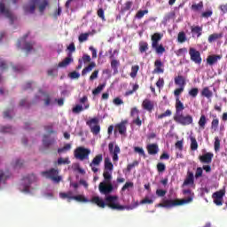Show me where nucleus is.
<instances>
[{
	"instance_id": "1",
	"label": "nucleus",
	"mask_w": 227,
	"mask_h": 227,
	"mask_svg": "<svg viewBox=\"0 0 227 227\" xmlns=\"http://www.w3.org/2000/svg\"><path fill=\"white\" fill-rule=\"evenodd\" d=\"M91 203L99 207V208H106L108 207L112 210H125V207L118 203V196L116 195H107L105 198V201L102 198L98 196H94L91 198Z\"/></svg>"
},
{
	"instance_id": "2",
	"label": "nucleus",
	"mask_w": 227,
	"mask_h": 227,
	"mask_svg": "<svg viewBox=\"0 0 227 227\" xmlns=\"http://www.w3.org/2000/svg\"><path fill=\"white\" fill-rule=\"evenodd\" d=\"M191 202H192V197H188L187 199L182 200H165L162 203L157 204V207H161L163 208H173V207H180Z\"/></svg>"
},
{
	"instance_id": "3",
	"label": "nucleus",
	"mask_w": 227,
	"mask_h": 227,
	"mask_svg": "<svg viewBox=\"0 0 227 227\" xmlns=\"http://www.w3.org/2000/svg\"><path fill=\"white\" fill-rule=\"evenodd\" d=\"M162 36L163 35L160 33H154L151 35L152 49H153L159 56H162V54L166 52L164 45L159 43L162 40Z\"/></svg>"
},
{
	"instance_id": "4",
	"label": "nucleus",
	"mask_w": 227,
	"mask_h": 227,
	"mask_svg": "<svg viewBox=\"0 0 227 227\" xmlns=\"http://www.w3.org/2000/svg\"><path fill=\"white\" fill-rule=\"evenodd\" d=\"M174 121L176 123H179V125H183V127H187V125H192V121H194L192 115L184 114H177L174 115Z\"/></svg>"
},
{
	"instance_id": "5",
	"label": "nucleus",
	"mask_w": 227,
	"mask_h": 227,
	"mask_svg": "<svg viewBox=\"0 0 227 227\" xmlns=\"http://www.w3.org/2000/svg\"><path fill=\"white\" fill-rule=\"evenodd\" d=\"M41 175L45 178H49L50 180L56 182L57 184L61 182V176H59V170H58V168H51L49 170L43 171L41 172Z\"/></svg>"
},
{
	"instance_id": "6",
	"label": "nucleus",
	"mask_w": 227,
	"mask_h": 227,
	"mask_svg": "<svg viewBox=\"0 0 227 227\" xmlns=\"http://www.w3.org/2000/svg\"><path fill=\"white\" fill-rule=\"evenodd\" d=\"M27 35H25L23 37H21L17 43L18 49L21 48L22 51H25L26 54H29L31 51H33V47H35V43L34 42H27L26 39L27 38Z\"/></svg>"
},
{
	"instance_id": "7",
	"label": "nucleus",
	"mask_w": 227,
	"mask_h": 227,
	"mask_svg": "<svg viewBox=\"0 0 227 227\" xmlns=\"http://www.w3.org/2000/svg\"><path fill=\"white\" fill-rule=\"evenodd\" d=\"M74 157L78 160H88L90 159V154L91 153V150L79 146L74 150Z\"/></svg>"
},
{
	"instance_id": "8",
	"label": "nucleus",
	"mask_w": 227,
	"mask_h": 227,
	"mask_svg": "<svg viewBox=\"0 0 227 227\" xmlns=\"http://www.w3.org/2000/svg\"><path fill=\"white\" fill-rule=\"evenodd\" d=\"M67 50L70 51V53H68V56L66 59H64V60L58 64L59 68H66V67H68L70 63H74L72 52H75V44L74 43H71L69 44V47H67Z\"/></svg>"
},
{
	"instance_id": "9",
	"label": "nucleus",
	"mask_w": 227,
	"mask_h": 227,
	"mask_svg": "<svg viewBox=\"0 0 227 227\" xmlns=\"http://www.w3.org/2000/svg\"><path fill=\"white\" fill-rule=\"evenodd\" d=\"M174 82L176 86H179L174 90V95H182L185 90V84H187L184 75H177L174 78Z\"/></svg>"
},
{
	"instance_id": "10",
	"label": "nucleus",
	"mask_w": 227,
	"mask_h": 227,
	"mask_svg": "<svg viewBox=\"0 0 227 227\" xmlns=\"http://www.w3.org/2000/svg\"><path fill=\"white\" fill-rule=\"evenodd\" d=\"M86 124L90 129L91 134L93 136H98L100 134V124H98V118L95 117L87 121Z\"/></svg>"
},
{
	"instance_id": "11",
	"label": "nucleus",
	"mask_w": 227,
	"mask_h": 227,
	"mask_svg": "<svg viewBox=\"0 0 227 227\" xmlns=\"http://www.w3.org/2000/svg\"><path fill=\"white\" fill-rule=\"evenodd\" d=\"M189 55L191 61L195 63V65H201V61H203V59H201V53L200 52V51L194 48H190Z\"/></svg>"
},
{
	"instance_id": "12",
	"label": "nucleus",
	"mask_w": 227,
	"mask_h": 227,
	"mask_svg": "<svg viewBox=\"0 0 227 227\" xmlns=\"http://www.w3.org/2000/svg\"><path fill=\"white\" fill-rule=\"evenodd\" d=\"M98 189L101 194H105V196H107V194H111V192L114 191V186H113L112 183L101 182L98 185Z\"/></svg>"
},
{
	"instance_id": "13",
	"label": "nucleus",
	"mask_w": 227,
	"mask_h": 227,
	"mask_svg": "<svg viewBox=\"0 0 227 227\" xmlns=\"http://www.w3.org/2000/svg\"><path fill=\"white\" fill-rule=\"evenodd\" d=\"M103 160H104V156H102V154H97L93 158L92 161L90 163L91 171H93V173H98V168L97 167L100 166Z\"/></svg>"
},
{
	"instance_id": "14",
	"label": "nucleus",
	"mask_w": 227,
	"mask_h": 227,
	"mask_svg": "<svg viewBox=\"0 0 227 227\" xmlns=\"http://www.w3.org/2000/svg\"><path fill=\"white\" fill-rule=\"evenodd\" d=\"M0 13L2 15H4L6 19H9L11 20V24H13V21L15 20V16H13V13H12V11H10V9L6 8L4 3L3 2H0Z\"/></svg>"
},
{
	"instance_id": "15",
	"label": "nucleus",
	"mask_w": 227,
	"mask_h": 227,
	"mask_svg": "<svg viewBox=\"0 0 227 227\" xmlns=\"http://www.w3.org/2000/svg\"><path fill=\"white\" fill-rule=\"evenodd\" d=\"M24 185H23V192H29V187L31 184L36 182V176L34 174L28 175L23 178Z\"/></svg>"
},
{
	"instance_id": "16",
	"label": "nucleus",
	"mask_w": 227,
	"mask_h": 227,
	"mask_svg": "<svg viewBox=\"0 0 227 227\" xmlns=\"http://www.w3.org/2000/svg\"><path fill=\"white\" fill-rule=\"evenodd\" d=\"M224 194H226V191L220 190L213 193L212 198L214 200L215 205L217 207H222L223 205V198H224Z\"/></svg>"
},
{
	"instance_id": "17",
	"label": "nucleus",
	"mask_w": 227,
	"mask_h": 227,
	"mask_svg": "<svg viewBox=\"0 0 227 227\" xmlns=\"http://www.w3.org/2000/svg\"><path fill=\"white\" fill-rule=\"evenodd\" d=\"M127 123H129L128 120L121 121L120 123L115 125L114 132H119L121 136H125L127 134Z\"/></svg>"
},
{
	"instance_id": "18",
	"label": "nucleus",
	"mask_w": 227,
	"mask_h": 227,
	"mask_svg": "<svg viewBox=\"0 0 227 227\" xmlns=\"http://www.w3.org/2000/svg\"><path fill=\"white\" fill-rule=\"evenodd\" d=\"M108 150L110 153L113 155V160L114 162H118V153H120V146L115 145L114 143H109L108 145Z\"/></svg>"
},
{
	"instance_id": "19",
	"label": "nucleus",
	"mask_w": 227,
	"mask_h": 227,
	"mask_svg": "<svg viewBox=\"0 0 227 227\" xmlns=\"http://www.w3.org/2000/svg\"><path fill=\"white\" fill-rule=\"evenodd\" d=\"M40 0H30L27 4L23 6V10L25 13H35V10H36V3Z\"/></svg>"
},
{
	"instance_id": "20",
	"label": "nucleus",
	"mask_w": 227,
	"mask_h": 227,
	"mask_svg": "<svg viewBox=\"0 0 227 227\" xmlns=\"http://www.w3.org/2000/svg\"><path fill=\"white\" fill-rule=\"evenodd\" d=\"M212 159H214L213 153H206L199 156V160L201 162V164H212Z\"/></svg>"
},
{
	"instance_id": "21",
	"label": "nucleus",
	"mask_w": 227,
	"mask_h": 227,
	"mask_svg": "<svg viewBox=\"0 0 227 227\" xmlns=\"http://www.w3.org/2000/svg\"><path fill=\"white\" fill-rule=\"evenodd\" d=\"M220 59H223V55H209L207 58V64L209 65V67H214Z\"/></svg>"
},
{
	"instance_id": "22",
	"label": "nucleus",
	"mask_w": 227,
	"mask_h": 227,
	"mask_svg": "<svg viewBox=\"0 0 227 227\" xmlns=\"http://www.w3.org/2000/svg\"><path fill=\"white\" fill-rule=\"evenodd\" d=\"M153 74H164V63H162V60L156 59L154 61V69Z\"/></svg>"
},
{
	"instance_id": "23",
	"label": "nucleus",
	"mask_w": 227,
	"mask_h": 227,
	"mask_svg": "<svg viewBox=\"0 0 227 227\" xmlns=\"http://www.w3.org/2000/svg\"><path fill=\"white\" fill-rule=\"evenodd\" d=\"M176 97V114H180L183 113L184 109H185V106H184V103L180 100V95H174Z\"/></svg>"
},
{
	"instance_id": "24",
	"label": "nucleus",
	"mask_w": 227,
	"mask_h": 227,
	"mask_svg": "<svg viewBox=\"0 0 227 227\" xmlns=\"http://www.w3.org/2000/svg\"><path fill=\"white\" fill-rule=\"evenodd\" d=\"M155 106L153 105V101L145 98L142 102V107L145 109V111H148V113H152L153 111V107Z\"/></svg>"
},
{
	"instance_id": "25",
	"label": "nucleus",
	"mask_w": 227,
	"mask_h": 227,
	"mask_svg": "<svg viewBox=\"0 0 227 227\" xmlns=\"http://www.w3.org/2000/svg\"><path fill=\"white\" fill-rule=\"evenodd\" d=\"M147 152H148L149 155H157V153H159V145H157V144L148 145Z\"/></svg>"
},
{
	"instance_id": "26",
	"label": "nucleus",
	"mask_w": 227,
	"mask_h": 227,
	"mask_svg": "<svg viewBox=\"0 0 227 227\" xmlns=\"http://www.w3.org/2000/svg\"><path fill=\"white\" fill-rule=\"evenodd\" d=\"M149 47L148 43L146 41H140L138 44V51L140 54H145V52H147Z\"/></svg>"
},
{
	"instance_id": "27",
	"label": "nucleus",
	"mask_w": 227,
	"mask_h": 227,
	"mask_svg": "<svg viewBox=\"0 0 227 227\" xmlns=\"http://www.w3.org/2000/svg\"><path fill=\"white\" fill-rule=\"evenodd\" d=\"M84 109H90V104H86L84 107H82L81 105H76L74 107H73L72 112L74 114H79L80 113H82Z\"/></svg>"
},
{
	"instance_id": "28",
	"label": "nucleus",
	"mask_w": 227,
	"mask_h": 227,
	"mask_svg": "<svg viewBox=\"0 0 227 227\" xmlns=\"http://www.w3.org/2000/svg\"><path fill=\"white\" fill-rule=\"evenodd\" d=\"M103 178L106 182V184L111 183V180H113V171L111 170H104L103 172Z\"/></svg>"
},
{
	"instance_id": "29",
	"label": "nucleus",
	"mask_w": 227,
	"mask_h": 227,
	"mask_svg": "<svg viewBox=\"0 0 227 227\" xmlns=\"http://www.w3.org/2000/svg\"><path fill=\"white\" fill-rule=\"evenodd\" d=\"M59 197L62 200H68V201H72V200H74V192L72 191H69L67 192H60L59 193Z\"/></svg>"
},
{
	"instance_id": "30",
	"label": "nucleus",
	"mask_w": 227,
	"mask_h": 227,
	"mask_svg": "<svg viewBox=\"0 0 227 227\" xmlns=\"http://www.w3.org/2000/svg\"><path fill=\"white\" fill-rule=\"evenodd\" d=\"M194 184V174L192 172H188V176L184 182V185H192Z\"/></svg>"
},
{
	"instance_id": "31",
	"label": "nucleus",
	"mask_w": 227,
	"mask_h": 227,
	"mask_svg": "<svg viewBox=\"0 0 227 227\" xmlns=\"http://www.w3.org/2000/svg\"><path fill=\"white\" fill-rule=\"evenodd\" d=\"M114 169V165L111 162L109 158L105 159V169L104 171H113Z\"/></svg>"
},
{
	"instance_id": "32",
	"label": "nucleus",
	"mask_w": 227,
	"mask_h": 227,
	"mask_svg": "<svg viewBox=\"0 0 227 227\" xmlns=\"http://www.w3.org/2000/svg\"><path fill=\"white\" fill-rule=\"evenodd\" d=\"M190 141H191L190 148H191L192 152H196V150H198V146H199L196 137H194L193 136H190Z\"/></svg>"
},
{
	"instance_id": "33",
	"label": "nucleus",
	"mask_w": 227,
	"mask_h": 227,
	"mask_svg": "<svg viewBox=\"0 0 227 227\" xmlns=\"http://www.w3.org/2000/svg\"><path fill=\"white\" fill-rule=\"evenodd\" d=\"M43 145L44 148H49L51 145H54V139L49 140V136L43 135Z\"/></svg>"
},
{
	"instance_id": "34",
	"label": "nucleus",
	"mask_w": 227,
	"mask_h": 227,
	"mask_svg": "<svg viewBox=\"0 0 227 227\" xmlns=\"http://www.w3.org/2000/svg\"><path fill=\"white\" fill-rule=\"evenodd\" d=\"M95 67H97V63L90 62L89 66H87L86 67H84L82 69V75H86V74H88V72H91V70H93V68H95Z\"/></svg>"
},
{
	"instance_id": "35",
	"label": "nucleus",
	"mask_w": 227,
	"mask_h": 227,
	"mask_svg": "<svg viewBox=\"0 0 227 227\" xmlns=\"http://www.w3.org/2000/svg\"><path fill=\"white\" fill-rule=\"evenodd\" d=\"M221 38H223V34L215 33L208 36L207 42H208V43H212L215 42V40H219Z\"/></svg>"
},
{
	"instance_id": "36",
	"label": "nucleus",
	"mask_w": 227,
	"mask_h": 227,
	"mask_svg": "<svg viewBox=\"0 0 227 227\" xmlns=\"http://www.w3.org/2000/svg\"><path fill=\"white\" fill-rule=\"evenodd\" d=\"M191 29H192V35H196L197 38H200V36H201V32L203 31V27L200 26H196V27H192Z\"/></svg>"
},
{
	"instance_id": "37",
	"label": "nucleus",
	"mask_w": 227,
	"mask_h": 227,
	"mask_svg": "<svg viewBox=\"0 0 227 227\" xmlns=\"http://www.w3.org/2000/svg\"><path fill=\"white\" fill-rule=\"evenodd\" d=\"M199 127L201 130H205V126L207 125V116L202 114L199 120Z\"/></svg>"
},
{
	"instance_id": "38",
	"label": "nucleus",
	"mask_w": 227,
	"mask_h": 227,
	"mask_svg": "<svg viewBox=\"0 0 227 227\" xmlns=\"http://www.w3.org/2000/svg\"><path fill=\"white\" fill-rule=\"evenodd\" d=\"M177 42L179 43H184V42H187V35H185V32L181 31L177 35Z\"/></svg>"
},
{
	"instance_id": "39",
	"label": "nucleus",
	"mask_w": 227,
	"mask_h": 227,
	"mask_svg": "<svg viewBox=\"0 0 227 227\" xmlns=\"http://www.w3.org/2000/svg\"><path fill=\"white\" fill-rule=\"evenodd\" d=\"M201 95L206 97V98H212L213 93L208 87H205L201 91Z\"/></svg>"
},
{
	"instance_id": "40",
	"label": "nucleus",
	"mask_w": 227,
	"mask_h": 227,
	"mask_svg": "<svg viewBox=\"0 0 227 227\" xmlns=\"http://www.w3.org/2000/svg\"><path fill=\"white\" fill-rule=\"evenodd\" d=\"M134 152H135V153H138V155H140L144 159L146 158V153H145V149H143V147L135 146Z\"/></svg>"
},
{
	"instance_id": "41",
	"label": "nucleus",
	"mask_w": 227,
	"mask_h": 227,
	"mask_svg": "<svg viewBox=\"0 0 227 227\" xmlns=\"http://www.w3.org/2000/svg\"><path fill=\"white\" fill-rule=\"evenodd\" d=\"M70 150H72V145L67 144L62 148L58 149V153H65L70 152Z\"/></svg>"
},
{
	"instance_id": "42",
	"label": "nucleus",
	"mask_w": 227,
	"mask_h": 227,
	"mask_svg": "<svg viewBox=\"0 0 227 227\" xmlns=\"http://www.w3.org/2000/svg\"><path fill=\"white\" fill-rule=\"evenodd\" d=\"M47 6H49V0H43L38 6L40 13H43Z\"/></svg>"
},
{
	"instance_id": "43",
	"label": "nucleus",
	"mask_w": 227,
	"mask_h": 227,
	"mask_svg": "<svg viewBox=\"0 0 227 227\" xmlns=\"http://www.w3.org/2000/svg\"><path fill=\"white\" fill-rule=\"evenodd\" d=\"M133 3L130 1H128L124 4V6L121 8V13H125V12H129L130 8H132Z\"/></svg>"
},
{
	"instance_id": "44",
	"label": "nucleus",
	"mask_w": 227,
	"mask_h": 227,
	"mask_svg": "<svg viewBox=\"0 0 227 227\" xmlns=\"http://www.w3.org/2000/svg\"><path fill=\"white\" fill-rule=\"evenodd\" d=\"M198 93H200V90L198 88H192L188 91V95L192 97V98H196L198 97Z\"/></svg>"
},
{
	"instance_id": "45",
	"label": "nucleus",
	"mask_w": 227,
	"mask_h": 227,
	"mask_svg": "<svg viewBox=\"0 0 227 227\" xmlns=\"http://www.w3.org/2000/svg\"><path fill=\"white\" fill-rule=\"evenodd\" d=\"M106 88V82L99 84L96 89L92 90V95H98Z\"/></svg>"
},
{
	"instance_id": "46",
	"label": "nucleus",
	"mask_w": 227,
	"mask_h": 227,
	"mask_svg": "<svg viewBox=\"0 0 227 227\" xmlns=\"http://www.w3.org/2000/svg\"><path fill=\"white\" fill-rule=\"evenodd\" d=\"M73 200H74L75 201H79L80 203H88V201H90L88 199H86L82 195L74 196Z\"/></svg>"
},
{
	"instance_id": "47",
	"label": "nucleus",
	"mask_w": 227,
	"mask_h": 227,
	"mask_svg": "<svg viewBox=\"0 0 227 227\" xmlns=\"http://www.w3.org/2000/svg\"><path fill=\"white\" fill-rule=\"evenodd\" d=\"M120 65V60L113 59L111 61V67L114 71V74H118V66Z\"/></svg>"
},
{
	"instance_id": "48",
	"label": "nucleus",
	"mask_w": 227,
	"mask_h": 227,
	"mask_svg": "<svg viewBox=\"0 0 227 227\" xmlns=\"http://www.w3.org/2000/svg\"><path fill=\"white\" fill-rule=\"evenodd\" d=\"M192 10H193V12H200V10H203V2L200 1L199 4H192Z\"/></svg>"
},
{
	"instance_id": "49",
	"label": "nucleus",
	"mask_w": 227,
	"mask_h": 227,
	"mask_svg": "<svg viewBox=\"0 0 227 227\" xmlns=\"http://www.w3.org/2000/svg\"><path fill=\"white\" fill-rule=\"evenodd\" d=\"M137 72H139V66L136 65L131 67L130 77L133 79L137 75Z\"/></svg>"
},
{
	"instance_id": "50",
	"label": "nucleus",
	"mask_w": 227,
	"mask_h": 227,
	"mask_svg": "<svg viewBox=\"0 0 227 227\" xmlns=\"http://www.w3.org/2000/svg\"><path fill=\"white\" fill-rule=\"evenodd\" d=\"M89 37H90V33H83L79 35L78 40L81 43H82V42H86Z\"/></svg>"
},
{
	"instance_id": "51",
	"label": "nucleus",
	"mask_w": 227,
	"mask_h": 227,
	"mask_svg": "<svg viewBox=\"0 0 227 227\" xmlns=\"http://www.w3.org/2000/svg\"><path fill=\"white\" fill-rule=\"evenodd\" d=\"M214 146H215V151L219 152V150L221 148V139H219V137H215Z\"/></svg>"
},
{
	"instance_id": "52",
	"label": "nucleus",
	"mask_w": 227,
	"mask_h": 227,
	"mask_svg": "<svg viewBox=\"0 0 227 227\" xmlns=\"http://www.w3.org/2000/svg\"><path fill=\"white\" fill-rule=\"evenodd\" d=\"M158 173H164L166 171V165L162 162H159L156 166Z\"/></svg>"
},
{
	"instance_id": "53",
	"label": "nucleus",
	"mask_w": 227,
	"mask_h": 227,
	"mask_svg": "<svg viewBox=\"0 0 227 227\" xmlns=\"http://www.w3.org/2000/svg\"><path fill=\"white\" fill-rule=\"evenodd\" d=\"M130 116L131 118H137V116H139V110L137 109V107H133L130 110Z\"/></svg>"
},
{
	"instance_id": "54",
	"label": "nucleus",
	"mask_w": 227,
	"mask_h": 227,
	"mask_svg": "<svg viewBox=\"0 0 227 227\" xmlns=\"http://www.w3.org/2000/svg\"><path fill=\"white\" fill-rule=\"evenodd\" d=\"M148 13V10H140L136 13V19H143Z\"/></svg>"
},
{
	"instance_id": "55",
	"label": "nucleus",
	"mask_w": 227,
	"mask_h": 227,
	"mask_svg": "<svg viewBox=\"0 0 227 227\" xmlns=\"http://www.w3.org/2000/svg\"><path fill=\"white\" fill-rule=\"evenodd\" d=\"M12 127L10 126H1L0 127V132H2L3 134H8L10 132H12Z\"/></svg>"
},
{
	"instance_id": "56",
	"label": "nucleus",
	"mask_w": 227,
	"mask_h": 227,
	"mask_svg": "<svg viewBox=\"0 0 227 227\" xmlns=\"http://www.w3.org/2000/svg\"><path fill=\"white\" fill-rule=\"evenodd\" d=\"M136 166H139V162L137 160L133 161L131 164H128L127 171L130 173V171H132Z\"/></svg>"
},
{
	"instance_id": "57",
	"label": "nucleus",
	"mask_w": 227,
	"mask_h": 227,
	"mask_svg": "<svg viewBox=\"0 0 227 227\" xmlns=\"http://www.w3.org/2000/svg\"><path fill=\"white\" fill-rule=\"evenodd\" d=\"M48 75L51 77H58V68H51L47 71Z\"/></svg>"
},
{
	"instance_id": "58",
	"label": "nucleus",
	"mask_w": 227,
	"mask_h": 227,
	"mask_svg": "<svg viewBox=\"0 0 227 227\" xmlns=\"http://www.w3.org/2000/svg\"><path fill=\"white\" fill-rule=\"evenodd\" d=\"M219 127V119H214L211 122V129L213 130H217Z\"/></svg>"
},
{
	"instance_id": "59",
	"label": "nucleus",
	"mask_w": 227,
	"mask_h": 227,
	"mask_svg": "<svg viewBox=\"0 0 227 227\" xmlns=\"http://www.w3.org/2000/svg\"><path fill=\"white\" fill-rule=\"evenodd\" d=\"M167 193H168V191H166V190H161V189L156 190V195L159 198H164V196H166Z\"/></svg>"
},
{
	"instance_id": "60",
	"label": "nucleus",
	"mask_w": 227,
	"mask_h": 227,
	"mask_svg": "<svg viewBox=\"0 0 227 227\" xmlns=\"http://www.w3.org/2000/svg\"><path fill=\"white\" fill-rule=\"evenodd\" d=\"M62 164H70V160L68 158H59L58 159V165L61 166Z\"/></svg>"
},
{
	"instance_id": "61",
	"label": "nucleus",
	"mask_w": 227,
	"mask_h": 227,
	"mask_svg": "<svg viewBox=\"0 0 227 227\" xmlns=\"http://www.w3.org/2000/svg\"><path fill=\"white\" fill-rule=\"evenodd\" d=\"M68 77H70V79H79V77H81V74L77 71H73L69 73Z\"/></svg>"
},
{
	"instance_id": "62",
	"label": "nucleus",
	"mask_w": 227,
	"mask_h": 227,
	"mask_svg": "<svg viewBox=\"0 0 227 227\" xmlns=\"http://www.w3.org/2000/svg\"><path fill=\"white\" fill-rule=\"evenodd\" d=\"M168 116H171V110H167L163 114H160V115H158L157 118L158 120H162V118H166Z\"/></svg>"
},
{
	"instance_id": "63",
	"label": "nucleus",
	"mask_w": 227,
	"mask_h": 227,
	"mask_svg": "<svg viewBox=\"0 0 227 227\" xmlns=\"http://www.w3.org/2000/svg\"><path fill=\"white\" fill-rule=\"evenodd\" d=\"M98 17H99L100 20L106 21V15H105V12H104V9L102 8H99L98 10Z\"/></svg>"
},
{
	"instance_id": "64",
	"label": "nucleus",
	"mask_w": 227,
	"mask_h": 227,
	"mask_svg": "<svg viewBox=\"0 0 227 227\" xmlns=\"http://www.w3.org/2000/svg\"><path fill=\"white\" fill-rule=\"evenodd\" d=\"M43 101H44V105H45L46 106H51V104H52V102H51V95H49V94H44V99H43Z\"/></svg>"
}]
</instances>
